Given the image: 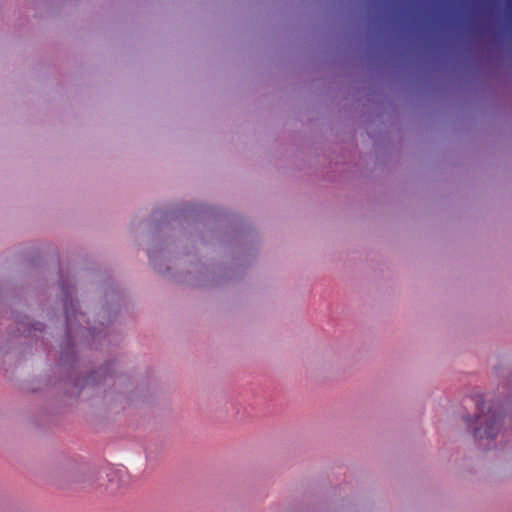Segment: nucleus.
<instances>
[{
  "mask_svg": "<svg viewBox=\"0 0 512 512\" xmlns=\"http://www.w3.org/2000/svg\"><path fill=\"white\" fill-rule=\"evenodd\" d=\"M474 402L477 406L478 414L474 420L473 434L477 439H493L500 432L503 423L507 422L512 427V413L502 414L499 408H489L484 413V401L481 396H476Z\"/></svg>",
  "mask_w": 512,
  "mask_h": 512,
  "instance_id": "f257e3e1",
  "label": "nucleus"
},
{
  "mask_svg": "<svg viewBox=\"0 0 512 512\" xmlns=\"http://www.w3.org/2000/svg\"><path fill=\"white\" fill-rule=\"evenodd\" d=\"M66 318H67V325H68V329L69 330H72V323H71V319H72V315L70 313V311L68 310V308H66Z\"/></svg>",
  "mask_w": 512,
  "mask_h": 512,
  "instance_id": "f03ea898",
  "label": "nucleus"
}]
</instances>
